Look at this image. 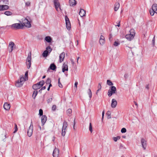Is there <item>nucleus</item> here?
I'll list each match as a JSON object with an SVG mask.
<instances>
[{
    "label": "nucleus",
    "instance_id": "1",
    "mask_svg": "<svg viewBox=\"0 0 157 157\" xmlns=\"http://www.w3.org/2000/svg\"><path fill=\"white\" fill-rule=\"evenodd\" d=\"M12 29L17 30L22 29L24 27V25L21 23H15L11 25H9Z\"/></svg>",
    "mask_w": 157,
    "mask_h": 157
},
{
    "label": "nucleus",
    "instance_id": "2",
    "mask_svg": "<svg viewBox=\"0 0 157 157\" xmlns=\"http://www.w3.org/2000/svg\"><path fill=\"white\" fill-rule=\"evenodd\" d=\"M25 81L24 79L23 78V76H20L19 79L16 82L15 84V86L17 87H21L24 83Z\"/></svg>",
    "mask_w": 157,
    "mask_h": 157
},
{
    "label": "nucleus",
    "instance_id": "3",
    "mask_svg": "<svg viewBox=\"0 0 157 157\" xmlns=\"http://www.w3.org/2000/svg\"><path fill=\"white\" fill-rule=\"evenodd\" d=\"M134 29H131L130 31V33L127 34L125 36V38L128 40H131L132 39L135 35V33L133 32Z\"/></svg>",
    "mask_w": 157,
    "mask_h": 157
},
{
    "label": "nucleus",
    "instance_id": "4",
    "mask_svg": "<svg viewBox=\"0 0 157 157\" xmlns=\"http://www.w3.org/2000/svg\"><path fill=\"white\" fill-rule=\"evenodd\" d=\"M29 17H26L25 19L23 21V24L24 25V26H25V27L28 28H30L31 26V25L30 23V22L29 20Z\"/></svg>",
    "mask_w": 157,
    "mask_h": 157
},
{
    "label": "nucleus",
    "instance_id": "5",
    "mask_svg": "<svg viewBox=\"0 0 157 157\" xmlns=\"http://www.w3.org/2000/svg\"><path fill=\"white\" fill-rule=\"evenodd\" d=\"M31 51L29 52L28 56L26 59V64L28 68L29 69L31 65Z\"/></svg>",
    "mask_w": 157,
    "mask_h": 157
},
{
    "label": "nucleus",
    "instance_id": "6",
    "mask_svg": "<svg viewBox=\"0 0 157 157\" xmlns=\"http://www.w3.org/2000/svg\"><path fill=\"white\" fill-rule=\"evenodd\" d=\"M116 88L114 86H111L110 89L108 91V95L109 97H111L112 95L115 93L116 91Z\"/></svg>",
    "mask_w": 157,
    "mask_h": 157
},
{
    "label": "nucleus",
    "instance_id": "7",
    "mask_svg": "<svg viewBox=\"0 0 157 157\" xmlns=\"http://www.w3.org/2000/svg\"><path fill=\"white\" fill-rule=\"evenodd\" d=\"M33 125L32 120L31 123L30 125L27 132L28 136L29 137L31 136L32 135L33 131Z\"/></svg>",
    "mask_w": 157,
    "mask_h": 157
},
{
    "label": "nucleus",
    "instance_id": "8",
    "mask_svg": "<svg viewBox=\"0 0 157 157\" xmlns=\"http://www.w3.org/2000/svg\"><path fill=\"white\" fill-rule=\"evenodd\" d=\"M65 20L67 29L69 30L71 28V25L69 19L67 15L65 16Z\"/></svg>",
    "mask_w": 157,
    "mask_h": 157
},
{
    "label": "nucleus",
    "instance_id": "9",
    "mask_svg": "<svg viewBox=\"0 0 157 157\" xmlns=\"http://www.w3.org/2000/svg\"><path fill=\"white\" fill-rule=\"evenodd\" d=\"M9 46L10 48V50H9V52L10 53L16 48V45L13 42H10L9 43Z\"/></svg>",
    "mask_w": 157,
    "mask_h": 157
},
{
    "label": "nucleus",
    "instance_id": "10",
    "mask_svg": "<svg viewBox=\"0 0 157 157\" xmlns=\"http://www.w3.org/2000/svg\"><path fill=\"white\" fill-rule=\"evenodd\" d=\"M141 142L143 148L145 150L147 147V141L142 138L141 139Z\"/></svg>",
    "mask_w": 157,
    "mask_h": 157
},
{
    "label": "nucleus",
    "instance_id": "11",
    "mask_svg": "<svg viewBox=\"0 0 157 157\" xmlns=\"http://www.w3.org/2000/svg\"><path fill=\"white\" fill-rule=\"evenodd\" d=\"M54 3L55 6V8L56 10L58 11V9L59 8L61 10L60 6V4L59 2V0H54Z\"/></svg>",
    "mask_w": 157,
    "mask_h": 157
},
{
    "label": "nucleus",
    "instance_id": "12",
    "mask_svg": "<svg viewBox=\"0 0 157 157\" xmlns=\"http://www.w3.org/2000/svg\"><path fill=\"white\" fill-rule=\"evenodd\" d=\"M47 119V117L45 115L42 116L41 118L42 125L43 126L46 122Z\"/></svg>",
    "mask_w": 157,
    "mask_h": 157
},
{
    "label": "nucleus",
    "instance_id": "13",
    "mask_svg": "<svg viewBox=\"0 0 157 157\" xmlns=\"http://www.w3.org/2000/svg\"><path fill=\"white\" fill-rule=\"evenodd\" d=\"M52 155L54 157H58L59 155V150L58 149L56 148L53 151Z\"/></svg>",
    "mask_w": 157,
    "mask_h": 157
},
{
    "label": "nucleus",
    "instance_id": "14",
    "mask_svg": "<svg viewBox=\"0 0 157 157\" xmlns=\"http://www.w3.org/2000/svg\"><path fill=\"white\" fill-rule=\"evenodd\" d=\"M9 7V6L6 5H0V11L7 10Z\"/></svg>",
    "mask_w": 157,
    "mask_h": 157
},
{
    "label": "nucleus",
    "instance_id": "15",
    "mask_svg": "<svg viewBox=\"0 0 157 157\" xmlns=\"http://www.w3.org/2000/svg\"><path fill=\"white\" fill-rule=\"evenodd\" d=\"M79 15L82 17L85 16L86 15V11L83 9H80L79 12Z\"/></svg>",
    "mask_w": 157,
    "mask_h": 157
},
{
    "label": "nucleus",
    "instance_id": "16",
    "mask_svg": "<svg viewBox=\"0 0 157 157\" xmlns=\"http://www.w3.org/2000/svg\"><path fill=\"white\" fill-rule=\"evenodd\" d=\"M65 53L64 52H62L59 55V59L60 62H62L65 57Z\"/></svg>",
    "mask_w": 157,
    "mask_h": 157
},
{
    "label": "nucleus",
    "instance_id": "17",
    "mask_svg": "<svg viewBox=\"0 0 157 157\" xmlns=\"http://www.w3.org/2000/svg\"><path fill=\"white\" fill-rule=\"evenodd\" d=\"M117 104V101L114 99H112L111 104V107L112 108H115Z\"/></svg>",
    "mask_w": 157,
    "mask_h": 157
},
{
    "label": "nucleus",
    "instance_id": "18",
    "mask_svg": "<svg viewBox=\"0 0 157 157\" xmlns=\"http://www.w3.org/2000/svg\"><path fill=\"white\" fill-rule=\"evenodd\" d=\"M69 4L70 6H74L76 4V1L75 0H69Z\"/></svg>",
    "mask_w": 157,
    "mask_h": 157
},
{
    "label": "nucleus",
    "instance_id": "19",
    "mask_svg": "<svg viewBox=\"0 0 157 157\" xmlns=\"http://www.w3.org/2000/svg\"><path fill=\"white\" fill-rule=\"evenodd\" d=\"M10 104L7 102L5 103L3 105L4 109L6 110H9L10 109Z\"/></svg>",
    "mask_w": 157,
    "mask_h": 157
},
{
    "label": "nucleus",
    "instance_id": "20",
    "mask_svg": "<svg viewBox=\"0 0 157 157\" xmlns=\"http://www.w3.org/2000/svg\"><path fill=\"white\" fill-rule=\"evenodd\" d=\"M152 10L155 11V13H157V4H154L152 6Z\"/></svg>",
    "mask_w": 157,
    "mask_h": 157
},
{
    "label": "nucleus",
    "instance_id": "21",
    "mask_svg": "<svg viewBox=\"0 0 157 157\" xmlns=\"http://www.w3.org/2000/svg\"><path fill=\"white\" fill-rule=\"evenodd\" d=\"M45 40L48 43H51L52 40V38L49 36H46L45 37Z\"/></svg>",
    "mask_w": 157,
    "mask_h": 157
},
{
    "label": "nucleus",
    "instance_id": "22",
    "mask_svg": "<svg viewBox=\"0 0 157 157\" xmlns=\"http://www.w3.org/2000/svg\"><path fill=\"white\" fill-rule=\"evenodd\" d=\"M32 87L33 89L36 90L39 89L41 88L40 86H39V85L37 83L33 85V86Z\"/></svg>",
    "mask_w": 157,
    "mask_h": 157
},
{
    "label": "nucleus",
    "instance_id": "23",
    "mask_svg": "<svg viewBox=\"0 0 157 157\" xmlns=\"http://www.w3.org/2000/svg\"><path fill=\"white\" fill-rule=\"evenodd\" d=\"M120 7V4L119 3H116L115 4L114 8V11H117L118 9Z\"/></svg>",
    "mask_w": 157,
    "mask_h": 157
},
{
    "label": "nucleus",
    "instance_id": "24",
    "mask_svg": "<svg viewBox=\"0 0 157 157\" xmlns=\"http://www.w3.org/2000/svg\"><path fill=\"white\" fill-rule=\"evenodd\" d=\"M49 53H48V51L45 50L44 51L42 54L43 56L44 57H46L49 55Z\"/></svg>",
    "mask_w": 157,
    "mask_h": 157
},
{
    "label": "nucleus",
    "instance_id": "25",
    "mask_svg": "<svg viewBox=\"0 0 157 157\" xmlns=\"http://www.w3.org/2000/svg\"><path fill=\"white\" fill-rule=\"evenodd\" d=\"M57 67L54 63L51 64L48 69H56Z\"/></svg>",
    "mask_w": 157,
    "mask_h": 157
},
{
    "label": "nucleus",
    "instance_id": "26",
    "mask_svg": "<svg viewBox=\"0 0 157 157\" xmlns=\"http://www.w3.org/2000/svg\"><path fill=\"white\" fill-rule=\"evenodd\" d=\"M28 71H26L25 74V77L23 76V78L24 79V80L26 81L28 80Z\"/></svg>",
    "mask_w": 157,
    "mask_h": 157
},
{
    "label": "nucleus",
    "instance_id": "27",
    "mask_svg": "<svg viewBox=\"0 0 157 157\" xmlns=\"http://www.w3.org/2000/svg\"><path fill=\"white\" fill-rule=\"evenodd\" d=\"M101 83H99L98 84V89L97 90L96 93V94H98V92L101 89Z\"/></svg>",
    "mask_w": 157,
    "mask_h": 157
},
{
    "label": "nucleus",
    "instance_id": "28",
    "mask_svg": "<svg viewBox=\"0 0 157 157\" xmlns=\"http://www.w3.org/2000/svg\"><path fill=\"white\" fill-rule=\"evenodd\" d=\"M46 51H47L48 53H50L52 50V49L50 46H48L46 48Z\"/></svg>",
    "mask_w": 157,
    "mask_h": 157
},
{
    "label": "nucleus",
    "instance_id": "29",
    "mask_svg": "<svg viewBox=\"0 0 157 157\" xmlns=\"http://www.w3.org/2000/svg\"><path fill=\"white\" fill-rule=\"evenodd\" d=\"M67 62H65L63 64L62 69H68Z\"/></svg>",
    "mask_w": 157,
    "mask_h": 157
},
{
    "label": "nucleus",
    "instance_id": "30",
    "mask_svg": "<svg viewBox=\"0 0 157 157\" xmlns=\"http://www.w3.org/2000/svg\"><path fill=\"white\" fill-rule=\"evenodd\" d=\"M38 93V91L36 90H35L34 91L33 94V97L34 99Z\"/></svg>",
    "mask_w": 157,
    "mask_h": 157
},
{
    "label": "nucleus",
    "instance_id": "31",
    "mask_svg": "<svg viewBox=\"0 0 157 157\" xmlns=\"http://www.w3.org/2000/svg\"><path fill=\"white\" fill-rule=\"evenodd\" d=\"M44 82H45L44 80H42L41 81H40V82L37 83L39 85V86H40V87H41L43 86L44 84Z\"/></svg>",
    "mask_w": 157,
    "mask_h": 157
},
{
    "label": "nucleus",
    "instance_id": "32",
    "mask_svg": "<svg viewBox=\"0 0 157 157\" xmlns=\"http://www.w3.org/2000/svg\"><path fill=\"white\" fill-rule=\"evenodd\" d=\"M72 110L71 109H69L67 110V113L68 116H70L72 113Z\"/></svg>",
    "mask_w": 157,
    "mask_h": 157
},
{
    "label": "nucleus",
    "instance_id": "33",
    "mask_svg": "<svg viewBox=\"0 0 157 157\" xmlns=\"http://www.w3.org/2000/svg\"><path fill=\"white\" fill-rule=\"evenodd\" d=\"M4 14L7 16H10L12 14V13L10 11H6L5 12Z\"/></svg>",
    "mask_w": 157,
    "mask_h": 157
},
{
    "label": "nucleus",
    "instance_id": "34",
    "mask_svg": "<svg viewBox=\"0 0 157 157\" xmlns=\"http://www.w3.org/2000/svg\"><path fill=\"white\" fill-rule=\"evenodd\" d=\"M111 112L110 111H108L107 112L106 114L107 115V118L108 119L111 118Z\"/></svg>",
    "mask_w": 157,
    "mask_h": 157
},
{
    "label": "nucleus",
    "instance_id": "35",
    "mask_svg": "<svg viewBox=\"0 0 157 157\" xmlns=\"http://www.w3.org/2000/svg\"><path fill=\"white\" fill-rule=\"evenodd\" d=\"M67 129L62 130V135L64 136H65Z\"/></svg>",
    "mask_w": 157,
    "mask_h": 157
},
{
    "label": "nucleus",
    "instance_id": "36",
    "mask_svg": "<svg viewBox=\"0 0 157 157\" xmlns=\"http://www.w3.org/2000/svg\"><path fill=\"white\" fill-rule=\"evenodd\" d=\"M107 84L109 86H112L113 85L112 82L109 80H107Z\"/></svg>",
    "mask_w": 157,
    "mask_h": 157
},
{
    "label": "nucleus",
    "instance_id": "37",
    "mask_svg": "<svg viewBox=\"0 0 157 157\" xmlns=\"http://www.w3.org/2000/svg\"><path fill=\"white\" fill-rule=\"evenodd\" d=\"M58 83L59 86L62 88L63 87V86L60 82V78H59L58 79Z\"/></svg>",
    "mask_w": 157,
    "mask_h": 157
},
{
    "label": "nucleus",
    "instance_id": "38",
    "mask_svg": "<svg viewBox=\"0 0 157 157\" xmlns=\"http://www.w3.org/2000/svg\"><path fill=\"white\" fill-rule=\"evenodd\" d=\"M88 94L89 95V97L90 98V99L92 97V92L90 89H89L88 90Z\"/></svg>",
    "mask_w": 157,
    "mask_h": 157
},
{
    "label": "nucleus",
    "instance_id": "39",
    "mask_svg": "<svg viewBox=\"0 0 157 157\" xmlns=\"http://www.w3.org/2000/svg\"><path fill=\"white\" fill-rule=\"evenodd\" d=\"M120 44V43L118 41H115L114 42L113 45L114 46L116 47L118 46Z\"/></svg>",
    "mask_w": 157,
    "mask_h": 157
},
{
    "label": "nucleus",
    "instance_id": "40",
    "mask_svg": "<svg viewBox=\"0 0 157 157\" xmlns=\"http://www.w3.org/2000/svg\"><path fill=\"white\" fill-rule=\"evenodd\" d=\"M105 40H100L99 43L101 45H103L105 43Z\"/></svg>",
    "mask_w": 157,
    "mask_h": 157
},
{
    "label": "nucleus",
    "instance_id": "41",
    "mask_svg": "<svg viewBox=\"0 0 157 157\" xmlns=\"http://www.w3.org/2000/svg\"><path fill=\"white\" fill-rule=\"evenodd\" d=\"M121 137L120 136H118L117 137H113V140L115 142H117L118 140V139H120Z\"/></svg>",
    "mask_w": 157,
    "mask_h": 157
},
{
    "label": "nucleus",
    "instance_id": "42",
    "mask_svg": "<svg viewBox=\"0 0 157 157\" xmlns=\"http://www.w3.org/2000/svg\"><path fill=\"white\" fill-rule=\"evenodd\" d=\"M14 131L13 132V133H15L17 132V130H18L17 126L16 124H14Z\"/></svg>",
    "mask_w": 157,
    "mask_h": 157
},
{
    "label": "nucleus",
    "instance_id": "43",
    "mask_svg": "<svg viewBox=\"0 0 157 157\" xmlns=\"http://www.w3.org/2000/svg\"><path fill=\"white\" fill-rule=\"evenodd\" d=\"M51 79L49 78H48L47 79L46 81V84H48L51 83Z\"/></svg>",
    "mask_w": 157,
    "mask_h": 157
},
{
    "label": "nucleus",
    "instance_id": "44",
    "mask_svg": "<svg viewBox=\"0 0 157 157\" xmlns=\"http://www.w3.org/2000/svg\"><path fill=\"white\" fill-rule=\"evenodd\" d=\"M63 127H67L68 126L67 123V122L64 121L63 122Z\"/></svg>",
    "mask_w": 157,
    "mask_h": 157
},
{
    "label": "nucleus",
    "instance_id": "45",
    "mask_svg": "<svg viewBox=\"0 0 157 157\" xmlns=\"http://www.w3.org/2000/svg\"><path fill=\"white\" fill-rule=\"evenodd\" d=\"M43 111L42 109H40L39 110V115L40 116H43Z\"/></svg>",
    "mask_w": 157,
    "mask_h": 157
},
{
    "label": "nucleus",
    "instance_id": "46",
    "mask_svg": "<svg viewBox=\"0 0 157 157\" xmlns=\"http://www.w3.org/2000/svg\"><path fill=\"white\" fill-rule=\"evenodd\" d=\"M89 129L91 133L92 132V125L91 123H90Z\"/></svg>",
    "mask_w": 157,
    "mask_h": 157
},
{
    "label": "nucleus",
    "instance_id": "47",
    "mask_svg": "<svg viewBox=\"0 0 157 157\" xmlns=\"http://www.w3.org/2000/svg\"><path fill=\"white\" fill-rule=\"evenodd\" d=\"M149 12L151 15L152 16H153L154 15L155 13V11L152 10H150Z\"/></svg>",
    "mask_w": 157,
    "mask_h": 157
},
{
    "label": "nucleus",
    "instance_id": "48",
    "mask_svg": "<svg viewBox=\"0 0 157 157\" xmlns=\"http://www.w3.org/2000/svg\"><path fill=\"white\" fill-rule=\"evenodd\" d=\"M121 132L122 133H125L126 132V129L125 128H122L121 129Z\"/></svg>",
    "mask_w": 157,
    "mask_h": 157
},
{
    "label": "nucleus",
    "instance_id": "49",
    "mask_svg": "<svg viewBox=\"0 0 157 157\" xmlns=\"http://www.w3.org/2000/svg\"><path fill=\"white\" fill-rule=\"evenodd\" d=\"M52 98H49L47 100V102L48 103H49L51 102L52 101Z\"/></svg>",
    "mask_w": 157,
    "mask_h": 157
},
{
    "label": "nucleus",
    "instance_id": "50",
    "mask_svg": "<svg viewBox=\"0 0 157 157\" xmlns=\"http://www.w3.org/2000/svg\"><path fill=\"white\" fill-rule=\"evenodd\" d=\"M56 109V106L55 105H53L52 107V109L53 110H55Z\"/></svg>",
    "mask_w": 157,
    "mask_h": 157
},
{
    "label": "nucleus",
    "instance_id": "51",
    "mask_svg": "<svg viewBox=\"0 0 157 157\" xmlns=\"http://www.w3.org/2000/svg\"><path fill=\"white\" fill-rule=\"evenodd\" d=\"M62 71L63 72L65 73V74L66 75V76L67 75V74H66L65 71L67 72L68 69H62Z\"/></svg>",
    "mask_w": 157,
    "mask_h": 157
},
{
    "label": "nucleus",
    "instance_id": "52",
    "mask_svg": "<svg viewBox=\"0 0 157 157\" xmlns=\"http://www.w3.org/2000/svg\"><path fill=\"white\" fill-rule=\"evenodd\" d=\"M25 5L27 6H29L30 5V2H27L25 3Z\"/></svg>",
    "mask_w": 157,
    "mask_h": 157
},
{
    "label": "nucleus",
    "instance_id": "53",
    "mask_svg": "<svg viewBox=\"0 0 157 157\" xmlns=\"http://www.w3.org/2000/svg\"><path fill=\"white\" fill-rule=\"evenodd\" d=\"M155 36L153 38L152 40V44L153 45H155Z\"/></svg>",
    "mask_w": 157,
    "mask_h": 157
},
{
    "label": "nucleus",
    "instance_id": "54",
    "mask_svg": "<svg viewBox=\"0 0 157 157\" xmlns=\"http://www.w3.org/2000/svg\"><path fill=\"white\" fill-rule=\"evenodd\" d=\"M100 40H105V38L104 37L103 35H101L100 36Z\"/></svg>",
    "mask_w": 157,
    "mask_h": 157
},
{
    "label": "nucleus",
    "instance_id": "55",
    "mask_svg": "<svg viewBox=\"0 0 157 157\" xmlns=\"http://www.w3.org/2000/svg\"><path fill=\"white\" fill-rule=\"evenodd\" d=\"M112 35L111 34L109 35V40L110 41H112Z\"/></svg>",
    "mask_w": 157,
    "mask_h": 157
},
{
    "label": "nucleus",
    "instance_id": "56",
    "mask_svg": "<svg viewBox=\"0 0 157 157\" xmlns=\"http://www.w3.org/2000/svg\"><path fill=\"white\" fill-rule=\"evenodd\" d=\"M117 25H115L116 26H117L118 27H119L120 26V21H118V23H117Z\"/></svg>",
    "mask_w": 157,
    "mask_h": 157
},
{
    "label": "nucleus",
    "instance_id": "57",
    "mask_svg": "<svg viewBox=\"0 0 157 157\" xmlns=\"http://www.w3.org/2000/svg\"><path fill=\"white\" fill-rule=\"evenodd\" d=\"M78 84V82H75V87L76 89L77 88V86Z\"/></svg>",
    "mask_w": 157,
    "mask_h": 157
},
{
    "label": "nucleus",
    "instance_id": "58",
    "mask_svg": "<svg viewBox=\"0 0 157 157\" xmlns=\"http://www.w3.org/2000/svg\"><path fill=\"white\" fill-rule=\"evenodd\" d=\"M104 115V111H103L102 112V120H103Z\"/></svg>",
    "mask_w": 157,
    "mask_h": 157
},
{
    "label": "nucleus",
    "instance_id": "59",
    "mask_svg": "<svg viewBox=\"0 0 157 157\" xmlns=\"http://www.w3.org/2000/svg\"><path fill=\"white\" fill-rule=\"evenodd\" d=\"M75 119H74V125L73 126V129L75 130Z\"/></svg>",
    "mask_w": 157,
    "mask_h": 157
},
{
    "label": "nucleus",
    "instance_id": "60",
    "mask_svg": "<svg viewBox=\"0 0 157 157\" xmlns=\"http://www.w3.org/2000/svg\"><path fill=\"white\" fill-rule=\"evenodd\" d=\"M50 70H52L54 71H56V69H48V70L47 71V72H48L49 71L51 72V71H50Z\"/></svg>",
    "mask_w": 157,
    "mask_h": 157
},
{
    "label": "nucleus",
    "instance_id": "61",
    "mask_svg": "<svg viewBox=\"0 0 157 157\" xmlns=\"http://www.w3.org/2000/svg\"><path fill=\"white\" fill-rule=\"evenodd\" d=\"M67 127H63V126L62 128V130H64V129H67Z\"/></svg>",
    "mask_w": 157,
    "mask_h": 157
},
{
    "label": "nucleus",
    "instance_id": "62",
    "mask_svg": "<svg viewBox=\"0 0 157 157\" xmlns=\"http://www.w3.org/2000/svg\"><path fill=\"white\" fill-rule=\"evenodd\" d=\"M45 89H46V86H44L42 88H41V90H45Z\"/></svg>",
    "mask_w": 157,
    "mask_h": 157
},
{
    "label": "nucleus",
    "instance_id": "63",
    "mask_svg": "<svg viewBox=\"0 0 157 157\" xmlns=\"http://www.w3.org/2000/svg\"><path fill=\"white\" fill-rule=\"evenodd\" d=\"M145 88L147 89H149V85L147 84V85L145 87Z\"/></svg>",
    "mask_w": 157,
    "mask_h": 157
},
{
    "label": "nucleus",
    "instance_id": "64",
    "mask_svg": "<svg viewBox=\"0 0 157 157\" xmlns=\"http://www.w3.org/2000/svg\"><path fill=\"white\" fill-rule=\"evenodd\" d=\"M71 61L72 64H74V62L73 60L72 59H71Z\"/></svg>",
    "mask_w": 157,
    "mask_h": 157
}]
</instances>
